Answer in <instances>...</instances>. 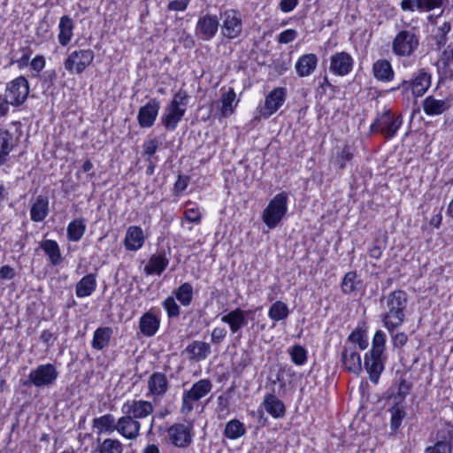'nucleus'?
I'll use <instances>...</instances> for the list:
<instances>
[{
    "instance_id": "nucleus-4",
    "label": "nucleus",
    "mask_w": 453,
    "mask_h": 453,
    "mask_svg": "<svg viewBox=\"0 0 453 453\" xmlns=\"http://www.w3.org/2000/svg\"><path fill=\"white\" fill-rule=\"evenodd\" d=\"M418 45V37L412 29L401 30L392 42V51L398 57H411Z\"/></svg>"
},
{
    "instance_id": "nucleus-61",
    "label": "nucleus",
    "mask_w": 453,
    "mask_h": 453,
    "mask_svg": "<svg viewBox=\"0 0 453 453\" xmlns=\"http://www.w3.org/2000/svg\"><path fill=\"white\" fill-rule=\"evenodd\" d=\"M196 400H193L192 398L188 397V394L184 392L182 396V404L180 408V411L183 414H188L191 412L194 409L193 403Z\"/></svg>"
},
{
    "instance_id": "nucleus-12",
    "label": "nucleus",
    "mask_w": 453,
    "mask_h": 453,
    "mask_svg": "<svg viewBox=\"0 0 453 453\" xmlns=\"http://www.w3.org/2000/svg\"><path fill=\"white\" fill-rule=\"evenodd\" d=\"M153 411V404L145 400H127L121 406L122 414L129 415V417L136 420L150 416Z\"/></svg>"
},
{
    "instance_id": "nucleus-15",
    "label": "nucleus",
    "mask_w": 453,
    "mask_h": 453,
    "mask_svg": "<svg viewBox=\"0 0 453 453\" xmlns=\"http://www.w3.org/2000/svg\"><path fill=\"white\" fill-rule=\"evenodd\" d=\"M19 144V138L4 127H0V167L11 159V152Z\"/></svg>"
},
{
    "instance_id": "nucleus-21",
    "label": "nucleus",
    "mask_w": 453,
    "mask_h": 453,
    "mask_svg": "<svg viewBox=\"0 0 453 453\" xmlns=\"http://www.w3.org/2000/svg\"><path fill=\"white\" fill-rule=\"evenodd\" d=\"M185 109L168 104L161 117V123L167 131H174L185 115Z\"/></svg>"
},
{
    "instance_id": "nucleus-53",
    "label": "nucleus",
    "mask_w": 453,
    "mask_h": 453,
    "mask_svg": "<svg viewBox=\"0 0 453 453\" xmlns=\"http://www.w3.org/2000/svg\"><path fill=\"white\" fill-rule=\"evenodd\" d=\"M159 142L156 138L147 139L142 144V154L146 156V160L150 162L152 156L157 152Z\"/></svg>"
},
{
    "instance_id": "nucleus-38",
    "label": "nucleus",
    "mask_w": 453,
    "mask_h": 453,
    "mask_svg": "<svg viewBox=\"0 0 453 453\" xmlns=\"http://www.w3.org/2000/svg\"><path fill=\"white\" fill-rule=\"evenodd\" d=\"M124 445L118 439L106 438L96 440V451L97 453H123Z\"/></svg>"
},
{
    "instance_id": "nucleus-37",
    "label": "nucleus",
    "mask_w": 453,
    "mask_h": 453,
    "mask_svg": "<svg viewBox=\"0 0 453 453\" xmlns=\"http://www.w3.org/2000/svg\"><path fill=\"white\" fill-rule=\"evenodd\" d=\"M40 248L49 257L52 265H58L62 260V254L58 242L54 240H44L40 242Z\"/></svg>"
},
{
    "instance_id": "nucleus-59",
    "label": "nucleus",
    "mask_w": 453,
    "mask_h": 453,
    "mask_svg": "<svg viewBox=\"0 0 453 453\" xmlns=\"http://www.w3.org/2000/svg\"><path fill=\"white\" fill-rule=\"evenodd\" d=\"M184 219L189 222L198 224L202 219V213L196 208L187 209L184 211Z\"/></svg>"
},
{
    "instance_id": "nucleus-11",
    "label": "nucleus",
    "mask_w": 453,
    "mask_h": 453,
    "mask_svg": "<svg viewBox=\"0 0 453 453\" xmlns=\"http://www.w3.org/2000/svg\"><path fill=\"white\" fill-rule=\"evenodd\" d=\"M387 357L384 354L369 350L364 357V367L369 374L370 380L377 384L385 369Z\"/></svg>"
},
{
    "instance_id": "nucleus-60",
    "label": "nucleus",
    "mask_w": 453,
    "mask_h": 453,
    "mask_svg": "<svg viewBox=\"0 0 453 453\" xmlns=\"http://www.w3.org/2000/svg\"><path fill=\"white\" fill-rule=\"evenodd\" d=\"M226 329L224 327H215L211 335V342L214 344H219L224 338L226 336Z\"/></svg>"
},
{
    "instance_id": "nucleus-33",
    "label": "nucleus",
    "mask_w": 453,
    "mask_h": 453,
    "mask_svg": "<svg viewBox=\"0 0 453 453\" xmlns=\"http://www.w3.org/2000/svg\"><path fill=\"white\" fill-rule=\"evenodd\" d=\"M341 288L344 294L351 295L363 289V280L356 271L348 272L342 280Z\"/></svg>"
},
{
    "instance_id": "nucleus-43",
    "label": "nucleus",
    "mask_w": 453,
    "mask_h": 453,
    "mask_svg": "<svg viewBox=\"0 0 453 453\" xmlns=\"http://www.w3.org/2000/svg\"><path fill=\"white\" fill-rule=\"evenodd\" d=\"M86 231V223L84 219H76L71 221L67 226V238L71 242H79Z\"/></svg>"
},
{
    "instance_id": "nucleus-22",
    "label": "nucleus",
    "mask_w": 453,
    "mask_h": 453,
    "mask_svg": "<svg viewBox=\"0 0 453 453\" xmlns=\"http://www.w3.org/2000/svg\"><path fill=\"white\" fill-rule=\"evenodd\" d=\"M145 241L143 230L137 226H130L126 233L124 245L126 250L136 251L140 250Z\"/></svg>"
},
{
    "instance_id": "nucleus-24",
    "label": "nucleus",
    "mask_w": 453,
    "mask_h": 453,
    "mask_svg": "<svg viewBox=\"0 0 453 453\" xmlns=\"http://www.w3.org/2000/svg\"><path fill=\"white\" fill-rule=\"evenodd\" d=\"M221 321L228 324L232 334H236L248 325V319L245 318V312L241 308L232 310L227 314L222 316Z\"/></svg>"
},
{
    "instance_id": "nucleus-34",
    "label": "nucleus",
    "mask_w": 453,
    "mask_h": 453,
    "mask_svg": "<svg viewBox=\"0 0 453 453\" xmlns=\"http://www.w3.org/2000/svg\"><path fill=\"white\" fill-rule=\"evenodd\" d=\"M92 426L97 430L98 434L103 433L111 434L117 430V420L112 414H104L95 418L92 421Z\"/></svg>"
},
{
    "instance_id": "nucleus-47",
    "label": "nucleus",
    "mask_w": 453,
    "mask_h": 453,
    "mask_svg": "<svg viewBox=\"0 0 453 453\" xmlns=\"http://www.w3.org/2000/svg\"><path fill=\"white\" fill-rule=\"evenodd\" d=\"M174 294L183 306H188L193 300V287L190 283L184 282L174 291Z\"/></svg>"
},
{
    "instance_id": "nucleus-5",
    "label": "nucleus",
    "mask_w": 453,
    "mask_h": 453,
    "mask_svg": "<svg viewBox=\"0 0 453 453\" xmlns=\"http://www.w3.org/2000/svg\"><path fill=\"white\" fill-rule=\"evenodd\" d=\"M403 120L401 117H395L391 111L388 110L378 115L376 119L370 127L371 132H380L386 139L393 138L400 127Z\"/></svg>"
},
{
    "instance_id": "nucleus-50",
    "label": "nucleus",
    "mask_w": 453,
    "mask_h": 453,
    "mask_svg": "<svg viewBox=\"0 0 453 453\" xmlns=\"http://www.w3.org/2000/svg\"><path fill=\"white\" fill-rule=\"evenodd\" d=\"M386 341V334L382 330L376 331L372 341V348L370 350L384 354Z\"/></svg>"
},
{
    "instance_id": "nucleus-26",
    "label": "nucleus",
    "mask_w": 453,
    "mask_h": 453,
    "mask_svg": "<svg viewBox=\"0 0 453 453\" xmlns=\"http://www.w3.org/2000/svg\"><path fill=\"white\" fill-rule=\"evenodd\" d=\"M443 0H403L401 8L403 11L414 12H430L442 5Z\"/></svg>"
},
{
    "instance_id": "nucleus-48",
    "label": "nucleus",
    "mask_w": 453,
    "mask_h": 453,
    "mask_svg": "<svg viewBox=\"0 0 453 453\" xmlns=\"http://www.w3.org/2000/svg\"><path fill=\"white\" fill-rule=\"evenodd\" d=\"M347 342H350V343H353V344H357L358 348L361 350L365 349L368 347V345H369L365 330L363 329L361 326H357L348 336Z\"/></svg>"
},
{
    "instance_id": "nucleus-42",
    "label": "nucleus",
    "mask_w": 453,
    "mask_h": 453,
    "mask_svg": "<svg viewBox=\"0 0 453 453\" xmlns=\"http://www.w3.org/2000/svg\"><path fill=\"white\" fill-rule=\"evenodd\" d=\"M211 388L212 384L211 380L207 379H202L194 383L192 388L185 392L188 394V397L192 398L193 400L198 401L203 396H205L207 394H209Z\"/></svg>"
},
{
    "instance_id": "nucleus-44",
    "label": "nucleus",
    "mask_w": 453,
    "mask_h": 453,
    "mask_svg": "<svg viewBox=\"0 0 453 453\" xmlns=\"http://www.w3.org/2000/svg\"><path fill=\"white\" fill-rule=\"evenodd\" d=\"M354 157V150L349 145H344L336 155L333 157V164L339 170H343L348 162L351 161Z\"/></svg>"
},
{
    "instance_id": "nucleus-17",
    "label": "nucleus",
    "mask_w": 453,
    "mask_h": 453,
    "mask_svg": "<svg viewBox=\"0 0 453 453\" xmlns=\"http://www.w3.org/2000/svg\"><path fill=\"white\" fill-rule=\"evenodd\" d=\"M160 104L156 98L150 99L145 105L139 109L137 119L141 127H152L157 117Z\"/></svg>"
},
{
    "instance_id": "nucleus-19",
    "label": "nucleus",
    "mask_w": 453,
    "mask_h": 453,
    "mask_svg": "<svg viewBox=\"0 0 453 453\" xmlns=\"http://www.w3.org/2000/svg\"><path fill=\"white\" fill-rule=\"evenodd\" d=\"M354 61L352 57L345 52H337L331 56L330 70L333 73L339 76L349 74L353 68Z\"/></svg>"
},
{
    "instance_id": "nucleus-57",
    "label": "nucleus",
    "mask_w": 453,
    "mask_h": 453,
    "mask_svg": "<svg viewBox=\"0 0 453 453\" xmlns=\"http://www.w3.org/2000/svg\"><path fill=\"white\" fill-rule=\"evenodd\" d=\"M297 37V31L295 29H287L278 35V42L287 44L292 42Z\"/></svg>"
},
{
    "instance_id": "nucleus-8",
    "label": "nucleus",
    "mask_w": 453,
    "mask_h": 453,
    "mask_svg": "<svg viewBox=\"0 0 453 453\" xmlns=\"http://www.w3.org/2000/svg\"><path fill=\"white\" fill-rule=\"evenodd\" d=\"M95 58L92 50H75L72 51L64 62L65 69L70 73L81 74L91 65Z\"/></svg>"
},
{
    "instance_id": "nucleus-18",
    "label": "nucleus",
    "mask_w": 453,
    "mask_h": 453,
    "mask_svg": "<svg viewBox=\"0 0 453 453\" xmlns=\"http://www.w3.org/2000/svg\"><path fill=\"white\" fill-rule=\"evenodd\" d=\"M141 423L129 415L123 414L117 419V430L121 436L127 440H134L140 436Z\"/></svg>"
},
{
    "instance_id": "nucleus-55",
    "label": "nucleus",
    "mask_w": 453,
    "mask_h": 453,
    "mask_svg": "<svg viewBox=\"0 0 453 453\" xmlns=\"http://www.w3.org/2000/svg\"><path fill=\"white\" fill-rule=\"evenodd\" d=\"M450 30L451 26L449 22H444L441 26L438 27L434 38L439 49L447 43V35L450 32Z\"/></svg>"
},
{
    "instance_id": "nucleus-29",
    "label": "nucleus",
    "mask_w": 453,
    "mask_h": 453,
    "mask_svg": "<svg viewBox=\"0 0 453 453\" xmlns=\"http://www.w3.org/2000/svg\"><path fill=\"white\" fill-rule=\"evenodd\" d=\"M453 440L452 429H442L438 432L437 442L426 449L428 453H450Z\"/></svg>"
},
{
    "instance_id": "nucleus-54",
    "label": "nucleus",
    "mask_w": 453,
    "mask_h": 453,
    "mask_svg": "<svg viewBox=\"0 0 453 453\" xmlns=\"http://www.w3.org/2000/svg\"><path fill=\"white\" fill-rule=\"evenodd\" d=\"M189 97L190 96L185 90L180 89L177 93L174 94L173 98L169 104L176 108L185 109L186 111Z\"/></svg>"
},
{
    "instance_id": "nucleus-56",
    "label": "nucleus",
    "mask_w": 453,
    "mask_h": 453,
    "mask_svg": "<svg viewBox=\"0 0 453 453\" xmlns=\"http://www.w3.org/2000/svg\"><path fill=\"white\" fill-rule=\"evenodd\" d=\"M163 307L166 311L169 318H176L180 315V306L172 296L167 297L163 302Z\"/></svg>"
},
{
    "instance_id": "nucleus-46",
    "label": "nucleus",
    "mask_w": 453,
    "mask_h": 453,
    "mask_svg": "<svg viewBox=\"0 0 453 453\" xmlns=\"http://www.w3.org/2000/svg\"><path fill=\"white\" fill-rule=\"evenodd\" d=\"M288 314V307L282 301H276L273 303L268 311L269 318L276 322L287 319Z\"/></svg>"
},
{
    "instance_id": "nucleus-28",
    "label": "nucleus",
    "mask_w": 453,
    "mask_h": 453,
    "mask_svg": "<svg viewBox=\"0 0 453 453\" xmlns=\"http://www.w3.org/2000/svg\"><path fill=\"white\" fill-rule=\"evenodd\" d=\"M49 212V198L46 196H38L31 205V220L34 222H42L48 216Z\"/></svg>"
},
{
    "instance_id": "nucleus-49",
    "label": "nucleus",
    "mask_w": 453,
    "mask_h": 453,
    "mask_svg": "<svg viewBox=\"0 0 453 453\" xmlns=\"http://www.w3.org/2000/svg\"><path fill=\"white\" fill-rule=\"evenodd\" d=\"M288 353L291 357V361L296 365H303L307 361V351L301 345H294Z\"/></svg>"
},
{
    "instance_id": "nucleus-63",
    "label": "nucleus",
    "mask_w": 453,
    "mask_h": 453,
    "mask_svg": "<svg viewBox=\"0 0 453 453\" xmlns=\"http://www.w3.org/2000/svg\"><path fill=\"white\" fill-rule=\"evenodd\" d=\"M189 183V177L185 175H179L176 182L174 183V190L177 193L184 191Z\"/></svg>"
},
{
    "instance_id": "nucleus-16",
    "label": "nucleus",
    "mask_w": 453,
    "mask_h": 453,
    "mask_svg": "<svg viewBox=\"0 0 453 453\" xmlns=\"http://www.w3.org/2000/svg\"><path fill=\"white\" fill-rule=\"evenodd\" d=\"M341 362L344 370L358 375L362 372L361 357L355 346H344L341 353Z\"/></svg>"
},
{
    "instance_id": "nucleus-45",
    "label": "nucleus",
    "mask_w": 453,
    "mask_h": 453,
    "mask_svg": "<svg viewBox=\"0 0 453 453\" xmlns=\"http://www.w3.org/2000/svg\"><path fill=\"white\" fill-rule=\"evenodd\" d=\"M246 433L244 425L238 419H232L228 421L225 426L224 435L231 440H235Z\"/></svg>"
},
{
    "instance_id": "nucleus-58",
    "label": "nucleus",
    "mask_w": 453,
    "mask_h": 453,
    "mask_svg": "<svg viewBox=\"0 0 453 453\" xmlns=\"http://www.w3.org/2000/svg\"><path fill=\"white\" fill-rule=\"evenodd\" d=\"M411 388V384L407 381L405 379L401 378L399 380L397 392H396V397H398L400 400H403L406 397V395L410 393Z\"/></svg>"
},
{
    "instance_id": "nucleus-20",
    "label": "nucleus",
    "mask_w": 453,
    "mask_h": 453,
    "mask_svg": "<svg viewBox=\"0 0 453 453\" xmlns=\"http://www.w3.org/2000/svg\"><path fill=\"white\" fill-rule=\"evenodd\" d=\"M168 264L169 257L165 250H160L150 257L148 264L144 267V273L147 275H160L166 269Z\"/></svg>"
},
{
    "instance_id": "nucleus-7",
    "label": "nucleus",
    "mask_w": 453,
    "mask_h": 453,
    "mask_svg": "<svg viewBox=\"0 0 453 453\" xmlns=\"http://www.w3.org/2000/svg\"><path fill=\"white\" fill-rule=\"evenodd\" d=\"M29 83L27 80L20 75L6 83L4 96L12 106H21L29 95Z\"/></svg>"
},
{
    "instance_id": "nucleus-1",
    "label": "nucleus",
    "mask_w": 453,
    "mask_h": 453,
    "mask_svg": "<svg viewBox=\"0 0 453 453\" xmlns=\"http://www.w3.org/2000/svg\"><path fill=\"white\" fill-rule=\"evenodd\" d=\"M407 303V294L403 290H395L387 296L388 310L381 319L386 329H397L403 324Z\"/></svg>"
},
{
    "instance_id": "nucleus-36",
    "label": "nucleus",
    "mask_w": 453,
    "mask_h": 453,
    "mask_svg": "<svg viewBox=\"0 0 453 453\" xmlns=\"http://www.w3.org/2000/svg\"><path fill=\"white\" fill-rule=\"evenodd\" d=\"M185 350L190 355L191 360L200 361L205 359L211 353V346L204 342L194 341L187 346Z\"/></svg>"
},
{
    "instance_id": "nucleus-41",
    "label": "nucleus",
    "mask_w": 453,
    "mask_h": 453,
    "mask_svg": "<svg viewBox=\"0 0 453 453\" xmlns=\"http://www.w3.org/2000/svg\"><path fill=\"white\" fill-rule=\"evenodd\" d=\"M58 42L62 46H66L73 36V22L69 16H63L59 21Z\"/></svg>"
},
{
    "instance_id": "nucleus-35",
    "label": "nucleus",
    "mask_w": 453,
    "mask_h": 453,
    "mask_svg": "<svg viewBox=\"0 0 453 453\" xmlns=\"http://www.w3.org/2000/svg\"><path fill=\"white\" fill-rule=\"evenodd\" d=\"M96 288V276L88 273L82 277L76 284L75 293L78 297L89 296Z\"/></svg>"
},
{
    "instance_id": "nucleus-2",
    "label": "nucleus",
    "mask_w": 453,
    "mask_h": 453,
    "mask_svg": "<svg viewBox=\"0 0 453 453\" xmlns=\"http://www.w3.org/2000/svg\"><path fill=\"white\" fill-rule=\"evenodd\" d=\"M59 372L58 367L51 363H46L37 365L32 369L27 375V378L21 383L24 387L37 388H51L55 385Z\"/></svg>"
},
{
    "instance_id": "nucleus-3",
    "label": "nucleus",
    "mask_w": 453,
    "mask_h": 453,
    "mask_svg": "<svg viewBox=\"0 0 453 453\" xmlns=\"http://www.w3.org/2000/svg\"><path fill=\"white\" fill-rule=\"evenodd\" d=\"M288 195L283 191L277 194L268 203L262 214L264 223L269 228H274L288 211Z\"/></svg>"
},
{
    "instance_id": "nucleus-52",
    "label": "nucleus",
    "mask_w": 453,
    "mask_h": 453,
    "mask_svg": "<svg viewBox=\"0 0 453 453\" xmlns=\"http://www.w3.org/2000/svg\"><path fill=\"white\" fill-rule=\"evenodd\" d=\"M387 330L390 335L391 342H392L394 349H402L403 346L406 345L409 338L405 333H403V332L395 333V331L396 329H392V330L387 329Z\"/></svg>"
},
{
    "instance_id": "nucleus-51",
    "label": "nucleus",
    "mask_w": 453,
    "mask_h": 453,
    "mask_svg": "<svg viewBox=\"0 0 453 453\" xmlns=\"http://www.w3.org/2000/svg\"><path fill=\"white\" fill-rule=\"evenodd\" d=\"M389 411L391 412V429L396 431L400 427L403 419L405 418L406 412L397 405L393 406Z\"/></svg>"
},
{
    "instance_id": "nucleus-9",
    "label": "nucleus",
    "mask_w": 453,
    "mask_h": 453,
    "mask_svg": "<svg viewBox=\"0 0 453 453\" xmlns=\"http://www.w3.org/2000/svg\"><path fill=\"white\" fill-rule=\"evenodd\" d=\"M287 89L285 88H275L266 96L263 107L257 109L255 119H268L275 113L285 103Z\"/></svg>"
},
{
    "instance_id": "nucleus-30",
    "label": "nucleus",
    "mask_w": 453,
    "mask_h": 453,
    "mask_svg": "<svg viewBox=\"0 0 453 453\" xmlns=\"http://www.w3.org/2000/svg\"><path fill=\"white\" fill-rule=\"evenodd\" d=\"M168 388L169 385L165 374L157 372L150 376L148 388L152 395L162 396L167 392Z\"/></svg>"
},
{
    "instance_id": "nucleus-32",
    "label": "nucleus",
    "mask_w": 453,
    "mask_h": 453,
    "mask_svg": "<svg viewBox=\"0 0 453 453\" xmlns=\"http://www.w3.org/2000/svg\"><path fill=\"white\" fill-rule=\"evenodd\" d=\"M220 102V115L222 118H228L234 114L239 102L236 100L234 89L233 88H229L227 91L223 92L221 94Z\"/></svg>"
},
{
    "instance_id": "nucleus-14",
    "label": "nucleus",
    "mask_w": 453,
    "mask_h": 453,
    "mask_svg": "<svg viewBox=\"0 0 453 453\" xmlns=\"http://www.w3.org/2000/svg\"><path fill=\"white\" fill-rule=\"evenodd\" d=\"M219 27V21L216 15L200 16L196 26V35L203 41H210L218 33Z\"/></svg>"
},
{
    "instance_id": "nucleus-27",
    "label": "nucleus",
    "mask_w": 453,
    "mask_h": 453,
    "mask_svg": "<svg viewBox=\"0 0 453 453\" xmlns=\"http://www.w3.org/2000/svg\"><path fill=\"white\" fill-rule=\"evenodd\" d=\"M160 326V319L151 311L145 312L139 320V329L146 337L154 336Z\"/></svg>"
},
{
    "instance_id": "nucleus-39",
    "label": "nucleus",
    "mask_w": 453,
    "mask_h": 453,
    "mask_svg": "<svg viewBox=\"0 0 453 453\" xmlns=\"http://www.w3.org/2000/svg\"><path fill=\"white\" fill-rule=\"evenodd\" d=\"M112 333V329L109 326L97 328L94 332L93 340L91 342L92 347L96 350H102L107 347L109 345Z\"/></svg>"
},
{
    "instance_id": "nucleus-13",
    "label": "nucleus",
    "mask_w": 453,
    "mask_h": 453,
    "mask_svg": "<svg viewBox=\"0 0 453 453\" xmlns=\"http://www.w3.org/2000/svg\"><path fill=\"white\" fill-rule=\"evenodd\" d=\"M192 426L182 423H175L167 429V439L178 448L188 447L192 442Z\"/></svg>"
},
{
    "instance_id": "nucleus-64",
    "label": "nucleus",
    "mask_w": 453,
    "mask_h": 453,
    "mask_svg": "<svg viewBox=\"0 0 453 453\" xmlns=\"http://www.w3.org/2000/svg\"><path fill=\"white\" fill-rule=\"evenodd\" d=\"M45 58L38 55L32 59L30 65L34 71L40 73L45 67Z\"/></svg>"
},
{
    "instance_id": "nucleus-10",
    "label": "nucleus",
    "mask_w": 453,
    "mask_h": 453,
    "mask_svg": "<svg viewBox=\"0 0 453 453\" xmlns=\"http://www.w3.org/2000/svg\"><path fill=\"white\" fill-rule=\"evenodd\" d=\"M223 20L221 26L222 35L227 39L233 40L239 37L242 32V20L239 11L228 9L220 12Z\"/></svg>"
},
{
    "instance_id": "nucleus-23",
    "label": "nucleus",
    "mask_w": 453,
    "mask_h": 453,
    "mask_svg": "<svg viewBox=\"0 0 453 453\" xmlns=\"http://www.w3.org/2000/svg\"><path fill=\"white\" fill-rule=\"evenodd\" d=\"M450 105L448 99H436L433 96L426 97L422 103L423 111L428 116L441 115L447 111Z\"/></svg>"
},
{
    "instance_id": "nucleus-6",
    "label": "nucleus",
    "mask_w": 453,
    "mask_h": 453,
    "mask_svg": "<svg viewBox=\"0 0 453 453\" xmlns=\"http://www.w3.org/2000/svg\"><path fill=\"white\" fill-rule=\"evenodd\" d=\"M431 85V75L425 70L419 69L413 73L411 81H403L396 87L391 88L390 91L403 89L408 91L411 89V93L415 97L422 96Z\"/></svg>"
},
{
    "instance_id": "nucleus-40",
    "label": "nucleus",
    "mask_w": 453,
    "mask_h": 453,
    "mask_svg": "<svg viewBox=\"0 0 453 453\" xmlns=\"http://www.w3.org/2000/svg\"><path fill=\"white\" fill-rule=\"evenodd\" d=\"M265 411L273 418H282L286 408L284 403L273 395H268L264 401Z\"/></svg>"
},
{
    "instance_id": "nucleus-31",
    "label": "nucleus",
    "mask_w": 453,
    "mask_h": 453,
    "mask_svg": "<svg viewBox=\"0 0 453 453\" xmlns=\"http://www.w3.org/2000/svg\"><path fill=\"white\" fill-rule=\"evenodd\" d=\"M372 73L376 80L383 82L391 81L395 76L390 62L386 59H379L373 63Z\"/></svg>"
},
{
    "instance_id": "nucleus-25",
    "label": "nucleus",
    "mask_w": 453,
    "mask_h": 453,
    "mask_svg": "<svg viewBox=\"0 0 453 453\" xmlns=\"http://www.w3.org/2000/svg\"><path fill=\"white\" fill-rule=\"evenodd\" d=\"M318 57L316 54L308 53L301 56L295 65L296 72L299 77L311 75L317 68Z\"/></svg>"
},
{
    "instance_id": "nucleus-62",
    "label": "nucleus",
    "mask_w": 453,
    "mask_h": 453,
    "mask_svg": "<svg viewBox=\"0 0 453 453\" xmlns=\"http://www.w3.org/2000/svg\"><path fill=\"white\" fill-rule=\"evenodd\" d=\"M190 0H173L168 4V10L183 12L187 9Z\"/></svg>"
}]
</instances>
